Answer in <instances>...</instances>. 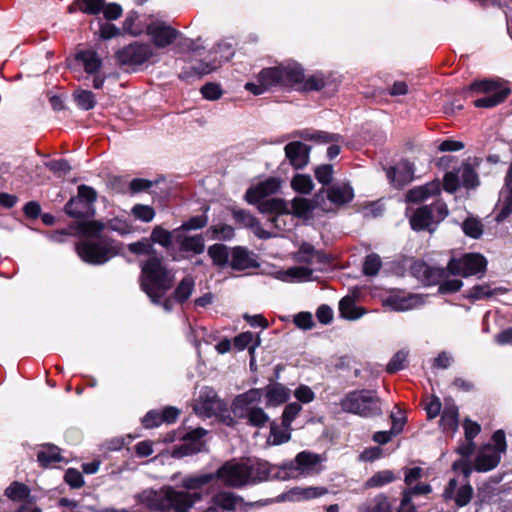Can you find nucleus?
Listing matches in <instances>:
<instances>
[{
  "label": "nucleus",
  "mask_w": 512,
  "mask_h": 512,
  "mask_svg": "<svg viewBox=\"0 0 512 512\" xmlns=\"http://www.w3.org/2000/svg\"><path fill=\"white\" fill-rule=\"evenodd\" d=\"M216 479L215 473L187 475L182 479L181 486L187 491L175 490L164 486L159 490L147 489L136 496L138 503L152 511L158 512H187L202 499L198 490Z\"/></svg>",
  "instance_id": "nucleus-1"
},
{
  "label": "nucleus",
  "mask_w": 512,
  "mask_h": 512,
  "mask_svg": "<svg viewBox=\"0 0 512 512\" xmlns=\"http://www.w3.org/2000/svg\"><path fill=\"white\" fill-rule=\"evenodd\" d=\"M96 193L92 187L78 186V193L65 205V212L79 222L76 225L80 237L76 245L79 257L86 263H96V221L94 220V202Z\"/></svg>",
  "instance_id": "nucleus-2"
},
{
  "label": "nucleus",
  "mask_w": 512,
  "mask_h": 512,
  "mask_svg": "<svg viewBox=\"0 0 512 512\" xmlns=\"http://www.w3.org/2000/svg\"><path fill=\"white\" fill-rule=\"evenodd\" d=\"M304 80L303 67L293 60H288L274 67L262 69L256 82H247L245 89L254 95H261L274 87L293 88Z\"/></svg>",
  "instance_id": "nucleus-3"
},
{
  "label": "nucleus",
  "mask_w": 512,
  "mask_h": 512,
  "mask_svg": "<svg viewBox=\"0 0 512 512\" xmlns=\"http://www.w3.org/2000/svg\"><path fill=\"white\" fill-rule=\"evenodd\" d=\"M140 286L154 304L161 299L173 286L175 272L169 269L160 255H152L141 262Z\"/></svg>",
  "instance_id": "nucleus-4"
},
{
  "label": "nucleus",
  "mask_w": 512,
  "mask_h": 512,
  "mask_svg": "<svg viewBox=\"0 0 512 512\" xmlns=\"http://www.w3.org/2000/svg\"><path fill=\"white\" fill-rule=\"evenodd\" d=\"M261 398L260 389H250L237 396L232 403L233 414L238 418H246L252 426L264 427L268 423L269 417L262 408L256 406Z\"/></svg>",
  "instance_id": "nucleus-5"
},
{
  "label": "nucleus",
  "mask_w": 512,
  "mask_h": 512,
  "mask_svg": "<svg viewBox=\"0 0 512 512\" xmlns=\"http://www.w3.org/2000/svg\"><path fill=\"white\" fill-rule=\"evenodd\" d=\"M343 411L363 417H372L382 413L380 399L370 390H355L348 393L340 402Z\"/></svg>",
  "instance_id": "nucleus-6"
},
{
  "label": "nucleus",
  "mask_w": 512,
  "mask_h": 512,
  "mask_svg": "<svg viewBox=\"0 0 512 512\" xmlns=\"http://www.w3.org/2000/svg\"><path fill=\"white\" fill-rule=\"evenodd\" d=\"M157 53L151 44L134 41L116 52V57L121 65L139 67L157 62Z\"/></svg>",
  "instance_id": "nucleus-7"
},
{
  "label": "nucleus",
  "mask_w": 512,
  "mask_h": 512,
  "mask_svg": "<svg viewBox=\"0 0 512 512\" xmlns=\"http://www.w3.org/2000/svg\"><path fill=\"white\" fill-rule=\"evenodd\" d=\"M492 441L493 444L483 446L475 458L474 467L478 472L493 470L499 464L501 455L506 452L507 444L504 431L494 432Z\"/></svg>",
  "instance_id": "nucleus-8"
},
{
  "label": "nucleus",
  "mask_w": 512,
  "mask_h": 512,
  "mask_svg": "<svg viewBox=\"0 0 512 512\" xmlns=\"http://www.w3.org/2000/svg\"><path fill=\"white\" fill-rule=\"evenodd\" d=\"M285 480L307 477L317 474L321 470V457L318 454L302 451L293 461L282 464Z\"/></svg>",
  "instance_id": "nucleus-9"
},
{
  "label": "nucleus",
  "mask_w": 512,
  "mask_h": 512,
  "mask_svg": "<svg viewBox=\"0 0 512 512\" xmlns=\"http://www.w3.org/2000/svg\"><path fill=\"white\" fill-rule=\"evenodd\" d=\"M68 66L78 80L92 78L93 87L96 88V49L94 47H79L73 56L68 59Z\"/></svg>",
  "instance_id": "nucleus-10"
},
{
  "label": "nucleus",
  "mask_w": 512,
  "mask_h": 512,
  "mask_svg": "<svg viewBox=\"0 0 512 512\" xmlns=\"http://www.w3.org/2000/svg\"><path fill=\"white\" fill-rule=\"evenodd\" d=\"M487 260L479 253H467L459 259L452 258L447 264V269L452 275L469 277L480 275L486 272Z\"/></svg>",
  "instance_id": "nucleus-11"
},
{
  "label": "nucleus",
  "mask_w": 512,
  "mask_h": 512,
  "mask_svg": "<svg viewBox=\"0 0 512 512\" xmlns=\"http://www.w3.org/2000/svg\"><path fill=\"white\" fill-rule=\"evenodd\" d=\"M215 475L227 486L242 487L249 484V470L246 462H226Z\"/></svg>",
  "instance_id": "nucleus-12"
},
{
  "label": "nucleus",
  "mask_w": 512,
  "mask_h": 512,
  "mask_svg": "<svg viewBox=\"0 0 512 512\" xmlns=\"http://www.w3.org/2000/svg\"><path fill=\"white\" fill-rule=\"evenodd\" d=\"M246 464L249 470V484L272 479L285 480L282 477L284 473L282 465H272L264 460H253Z\"/></svg>",
  "instance_id": "nucleus-13"
},
{
  "label": "nucleus",
  "mask_w": 512,
  "mask_h": 512,
  "mask_svg": "<svg viewBox=\"0 0 512 512\" xmlns=\"http://www.w3.org/2000/svg\"><path fill=\"white\" fill-rule=\"evenodd\" d=\"M146 34L153 45L163 49L175 43L180 37V32L164 22H152L146 27Z\"/></svg>",
  "instance_id": "nucleus-14"
},
{
  "label": "nucleus",
  "mask_w": 512,
  "mask_h": 512,
  "mask_svg": "<svg viewBox=\"0 0 512 512\" xmlns=\"http://www.w3.org/2000/svg\"><path fill=\"white\" fill-rule=\"evenodd\" d=\"M258 210L263 214L272 215L270 218H268V221L276 229L284 230L286 228L284 216L290 214V209L288 204L283 199L270 198L268 200L262 201L258 205Z\"/></svg>",
  "instance_id": "nucleus-15"
},
{
  "label": "nucleus",
  "mask_w": 512,
  "mask_h": 512,
  "mask_svg": "<svg viewBox=\"0 0 512 512\" xmlns=\"http://www.w3.org/2000/svg\"><path fill=\"white\" fill-rule=\"evenodd\" d=\"M221 408L222 403L216 391L210 387L202 388L194 404L195 413L201 417L209 418L216 415Z\"/></svg>",
  "instance_id": "nucleus-16"
},
{
  "label": "nucleus",
  "mask_w": 512,
  "mask_h": 512,
  "mask_svg": "<svg viewBox=\"0 0 512 512\" xmlns=\"http://www.w3.org/2000/svg\"><path fill=\"white\" fill-rule=\"evenodd\" d=\"M280 187L281 180L279 178L269 177L250 187L245 194V199L248 203L258 206L260 202L267 200V196L278 192Z\"/></svg>",
  "instance_id": "nucleus-17"
},
{
  "label": "nucleus",
  "mask_w": 512,
  "mask_h": 512,
  "mask_svg": "<svg viewBox=\"0 0 512 512\" xmlns=\"http://www.w3.org/2000/svg\"><path fill=\"white\" fill-rule=\"evenodd\" d=\"M211 54H220L219 60L216 56L212 62H200L198 65L193 67L194 74L202 76L215 71L223 62L230 60L234 55L233 47L228 42H220L211 51Z\"/></svg>",
  "instance_id": "nucleus-18"
},
{
  "label": "nucleus",
  "mask_w": 512,
  "mask_h": 512,
  "mask_svg": "<svg viewBox=\"0 0 512 512\" xmlns=\"http://www.w3.org/2000/svg\"><path fill=\"white\" fill-rule=\"evenodd\" d=\"M414 164L402 160L386 171L389 182L396 188H401L414 180Z\"/></svg>",
  "instance_id": "nucleus-19"
},
{
  "label": "nucleus",
  "mask_w": 512,
  "mask_h": 512,
  "mask_svg": "<svg viewBox=\"0 0 512 512\" xmlns=\"http://www.w3.org/2000/svg\"><path fill=\"white\" fill-rule=\"evenodd\" d=\"M410 273L422 284L430 286L440 282L446 272L442 268L431 267L423 261H415L410 267Z\"/></svg>",
  "instance_id": "nucleus-20"
},
{
  "label": "nucleus",
  "mask_w": 512,
  "mask_h": 512,
  "mask_svg": "<svg viewBox=\"0 0 512 512\" xmlns=\"http://www.w3.org/2000/svg\"><path fill=\"white\" fill-rule=\"evenodd\" d=\"M5 495L13 501H23V504L16 508V512H41L37 506L28 500L29 489L22 483H12L9 487L6 488Z\"/></svg>",
  "instance_id": "nucleus-21"
},
{
  "label": "nucleus",
  "mask_w": 512,
  "mask_h": 512,
  "mask_svg": "<svg viewBox=\"0 0 512 512\" xmlns=\"http://www.w3.org/2000/svg\"><path fill=\"white\" fill-rule=\"evenodd\" d=\"M422 296L417 294H393L387 297L384 305L393 311L405 312L423 305Z\"/></svg>",
  "instance_id": "nucleus-22"
},
{
  "label": "nucleus",
  "mask_w": 512,
  "mask_h": 512,
  "mask_svg": "<svg viewBox=\"0 0 512 512\" xmlns=\"http://www.w3.org/2000/svg\"><path fill=\"white\" fill-rule=\"evenodd\" d=\"M286 158L295 169H302L308 164L310 147L300 141L288 143L285 148Z\"/></svg>",
  "instance_id": "nucleus-23"
},
{
  "label": "nucleus",
  "mask_w": 512,
  "mask_h": 512,
  "mask_svg": "<svg viewBox=\"0 0 512 512\" xmlns=\"http://www.w3.org/2000/svg\"><path fill=\"white\" fill-rule=\"evenodd\" d=\"M510 89L502 82L493 80L475 81L465 90L467 95L484 94L489 96H498L499 93H505V98L510 94Z\"/></svg>",
  "instance_id": "nucleus-24"
},
{
  "label": "nucleus",
  "mask_w": 512,
  "mask_h": 512,
  "mask_svg": "<svg viewBox=\"0 0 512 512\" xmlns=\"http://www.w3.org/2000/svg\"><path fill=\"white\" fill-rule=\"evenodd\" d=\"M499 207L500 211L495 217L498 223L512 213V162L505 177V186L500 192Z\"/></svg>",
  "instance_id": "nucleus-25"
},
{
  "label": "nucleus",
  "mask_w": 512,
  "mask_h": 512,
  "mask_svg": "<svg viewBox=\"0 0 512 512\" xmlns=\"http://www.w3.org/2000/svg\"><path fill=\"white\" fill-rule=\"evenodd\" d=\"M328 490L324 487H295L277 497V502L309 500L325 495Z\"/></svg>",
  "instance_id": "nucleus-26"
},
{
  "label": "nucleus",
  "mask_w": 512,
  "mask_h": 512,
  "mask_svg": "<svg viewBox=\"0 0 512 512\" xmlns=\"http://www.w3.org/2000/svg\"><path fill=\"white\" fill-rule=\"evenodd\" d=\"M205 434L206 430L202 428H198L196 430L191 431L190 433L187 434L185 440H193V442H185L180 446L176 447L172 452V456L174 458H182L199 452L201 443L195 442V440H199Z\"/></svg>",
  "instance_id": "nucleus-27"
},
{
  "label": "nucleus",
  "mask_w": 512,
  "mask_h": 512,
  "mask_svg": "<svg viewBox=\"0 0 512 512\" xmlns=\"http://www.w3.org/2000/svg\"><path fill=\"white\" fill-rule=\"evenodd\" d=\"M437 223L433 208H429L428 206L418 208L410 219L412 229L417 231L425 229L432 231L433 228L431 226Z\"/></svg>",
  "instance_id": "nucleus-28"
},
{
  "label": "nucleus",
  "mask_w": 512,
  "mask_h": 512,
  "mask_svg": "<svg viewBox=\"0 0 512 512\" xmlns=\"http://www.w3.org/2000/svg\"><path fill=\"white\" fill-rule=\"evenodd\" d=\"M230 265L234 270H245L258 267V263L251 253L243 247H235L231 252Z\"/></svg>",
  "instance_id": "nucleus-29"
},
{
  "label": "nucleus",
  "mask_w": 512,
  "mask_h": 512,
  "mask_svg": "<svg viewBox=\"0 0 512 512\" xmlns=\"http://www.w3.org/2000/svg\"><path fill=\"white\" fill-rule=\"evenodd\" d=\"M327 197L336 205H344L352 201L354 191L348 183H336L328 188Z\"/></svg>",
  "instance_id": "nucleus-30"
},
{
  "label": "nucleus",
  "mask_w": 512,
  "mask_h": 512,
  "mask_svg": "<svg viewBox=\"0 0 512 512\" xmlns=\"http://www.w3.org/2000/svg\"><path fill=\"white\" fill-rule=\"evenodd\" d=\"M37 460L43 467L64 461L61 450L53 444H42L37 449Z\"/></svg>",
  "instance_id": "nucleus-31"
},
{
  "label": "nucleus",
  "mask_w": 512,
  "mask_h": 512,
  "mask_svg": "<svg viewBox=\"0 0 512 512\" xmlns=\"http://www.w3.org/2000/svg\"><path fill=\"white\" fill-rule=\"evenodd\" d=\"M458 407L451 399H445L440 425L445 431H456L458 427Z\"/></svg>",
  "instance_id": "nucleus-32"
},
{
  "label": "nucleus",
  "mask_w": 512,
  "mask_h": 512,
  "mask_svg": "<svg viewBox=\"0 0 512 512\" xmlns=\"http://www.w3.org/2000/svg\"><path fill=\"white\" fill-rule=\"evenodd\" d=\"M439 193L440 183L438 181H433L423 186H418L409 190L406 195V199L409 202H421Z\"/></svg>",
  "instance_id": "nucleus-33"
},
{
  "label": "nucleus",
  "mask_w": 512,
  "mask_h": 512,
  "mask_svg": "<svg viewBox=\"0 0 512 512\" xmlns=\"http://www.w3.org/2000/svg\"><path fill=\"white\" fill-rule=\"evenodd\" d=\"M242 499L231 492H219L212 497V502L218 506L222 512H234Z\"/></svg>",
  "instance_id": "nucleus-34"
},
{
  "label": "nucleus",
  "mask_w": 512,
  "mask_h": 512,
  "mask_svg": "<svg viewBox=\"0 0 512 512\" xmlns=\"http://www.w3.org/2000/svg\"><path fill=\"white\" fill-rule=\"evenodd\" d=\"M290 396V390L284 385L275 383L266 387V397L270 405L276 406L284 403Z\"/></svg>",
  "instance_id": "nucleus-35"
},
{
  "label": "nucleus",
  "mask_w": 512,
  "mask_h": 512,
  "mask_svg": "<svg viewBox=\"0 0 512 512\" xmlns=\"http://www.w3.org/2000/svg\"><path fill=\"white\" fill-rule=\"evenodd\" d=\"M391 503L388 498L379 494L374 498L366 501L359 507V512H391Z\"/></svg>",
  "instance_id": "nucleus-36"
},
{
  "label": "nucleus",
  "mask_w": 512,
  "mask_h": 512,
  "mask_svg": "<svg viewBox=\"0 0 512 512\" xmlns=\"http://www.w3.org/2000/svg\"><path fill=\"white\" fill-rule=\"evenodd\" d=\"M340 315L347 320H357L363 316L364 311L356 306L352 297H344L339 303Z\"/></svg>",
  "instance_id": "nucleus-37"
},
{
  "label": "nucleus",
  "mask_w": 512,
  "mask_h": 512,
  "mask_svg": "<svg viewBox=\"0 0 512 512\" xmlns=\"http://www.w3.org/2000/svg\"><path fill=\"white\" fill-rule=\"evenodd\" d=\"M195 286V281L192 276L184 277L177 285L174 291V298L177 302L183 303L189 299Z\"/></svg>",
  "instance_id": "nucleus-38"
},
{
  "label": "nucleus",
  "mask_w": 512,
  "mask_h": 512,
  "mask_svg": "<svg viewBox=\"0 0 512 512\" xmlns=\"http://www.w3.org/2000/svg\"><path fill=\"white\" fill-rule=\"evenodd\" d=\"M104 229H110L124 235L131 232V225L126 220L118 217H114L107 222L98 220V234Z\"/></svg>",
  "instance_id": "nucleus-39"
},
{
  "label": "nucleus",
  "mask_w": 512,
  "mask_h": 512,
  "mask_svg": "<svg viewBox=\"0 0 512 512\" xmlns=\"http://www.w3.org/2000/svg\"><path fill=\"white\" fill-rule=\"evenodd\" d=\"M457 172L464 187L474 188L479 184L478 175L470 164H463Z\"/></svg>",
  "instance_id": "nucleus-40"
},
{
  "label": "nucleus",
  "mask_w": 512,
  "mask_h": 512,
  "mask_svg": "<svg viewBox=\"0 0 512 512\" xmlns=\"http://www.w3.org/2000/svg\"><path fill=\"white\" fill-rule=\"evenodd\" d=\"M234 345L239 350L249 348L250 353H253L256 347L260 345V338L256 337V339H254V334L250 331H246L235 337Z\"/></svg>",
  "instance_id": "nucleus-41"
},
{
  "label": "nucleus",
  "mask_w": 512,
  "mask_h": 512,
  "mask_svg": "<svg viewBox=\"0 0 512 512\" xmlns=\"http://www.w3.org/2000/svg\"><path fill=\"white\" fill-rule=\"evenodd\" d=\"M292 210L290 213L294 214L297 217H308L310 213L314 210L315 205L311 200L296 197L291 204Z\"/></svg>",
  "instance_id": "nucleus-42"
},
{
  "label": "nucleus",
  "mask_w": 512,
  "mask_h": 512,
  "mask_svg": "<svg viewBox=\"0 0 512 512\" xmlns=\"http://www.w3.org/2000/svg\"><path fill=\"white\" fill-rule=\"evenodd\" d=\"M73 99L78 108L89 110L94 107L95 97L92 91L86 89H77L73 93Z\"/></svg>",
  "instance_id": "nucleus-43"
},
{
  "label": "nucleus",
  "mask_w": 512,
  "mask_h": 512,
  "mask_svg": "<svg viewBox=\"0 0 512 512\" xmlns=\"http://www.w3.org/2000/svg\"><path fill=\"white\" fill-rule=\"evenodd\" d=\"M204 239L201 235L185 237L180 243V249L185 252L201 254L204 251Z\"/></svg>",
  "instance_id": "nucleus-44"
},
{
  "label": "nucleus",
  "mask_w": 512,
  "mask_h": 512,
  "mask_svg": "<svg viewBox=\"0 0 512 512\" xmlns=\"http://www.w3.org/2000/svg\"><path fill=\"white\" fill-rule=\"evenodd\" d=\"M118 254L117 246L114 243H108L98 236V265L104 264Z\"/></svg>",
  "instance_id": "nucleus-45"
},
{
  "label": "nucleus",
  "mask_w": 512,
  "mask_h": 512,
  "mask_svg": "<svg viewBox=\"0 0 512 512\" xmlns=\"http://www.w3.org/2000/svg\"><path fill=\"white\" fill-rule=\"evenodd\" d=\"M208 254L212 258L213 263L217 266L223 267L229 261L228 249L223 244H214L210 246Z\"/></svg>",
  "instance_id": "nucleus-46"
},
{
  "label": "nucleus",
  "mask_w": 512,
  "mask_h": 512,
  "mask_svg": "<svg viewBox=\"0 0 512 512\" xmlns=\"http://www.w3.org/2000/svg\"><path fill=\"white\" fill-rule=\"evenodd\" d=\"M131 215L138 221L149 223L155 218V210L150 205L136 204L131 209Z\"/></svg>",
  "instance_id": "nucleus-47"
},
{
  "label": "nucleus",
  "mask_w": 512,
  "mask_h": 512,
  "mask_svg": "<svg viewBox=\"0 0 512 512\" xmlns=\"http://www.w3.org/2000/svg\"><path fill=\"white\" fill-rule=\"evenodd\" d=\"M149 241L157 243L164 248H169L172 245V233L161 226H155Z\"/></svg>",
  "instance_id": "nucleus-48"
},
{
  "label": "nucleus",
  "mask_w": 512,
  "mask_h": 512,
  "mask_svg": "<svg viewBox=\"0 0 512 512\" xmlns=\"http://www.w3.org/2000/svg\"><path fill=\"white\" fill-rule=\"evenodd\" d=\"M312 274V270L307 267L296 266L289 268L286 271L279 273V279L288 280V279H297V280H306Z\"/></svg>",
  "instance_id": "nucleus-49"
},
{
  "label": "nucleus",
  "mask_w": 512,
  "mask_h": 512,
  "mask_svg": "<svg viewBox=\"0 0 512 512\" xmlns=\"http://www.w3.org/2000/svg\"><path fill=\"white\" fill-rule=\"evenodd\" d=\"M130 252L138 255H147L151 258L152 255H158L152 243L148 239H142L141 241L130 243L128 245Z\"/></svg>",
  "instance_id": "nucleus-50"
},
{
  "label": "nucleus",
  "mask_w": 512,
  "mask_h": 512,
  "mask_svg": "<svg viewBox=\"0 0 512 512\" xmlns=\"http://www.w3.org/2000/svg\"><path fill=\"white\" fill-rule=\"evenodd\" d=\"M232 216L238 224L250 229L254 228L258 221L249 211L240 208H234Z\"/></svg>",
  "instance_id": "nucleus-51"
},
{
  "label": "nucleus",
  "mask_w": 512,
  "mask_h": 512,
  "mask_svg": "<svg viewBox=\"0 0 512 512\" xmlns=\"http://www.w3.org/2000/svg\"><path fill=\"white\" fill-rule=\"evenodd\" d=\"M495 291V289H492L490 285L486 283L475 285L468 291L466 297L474 301L482 300L493 296Z\"/></svg>",
  "instance_id": "nucleus-52"
},
{
  "label": "nucleus",
  "mask_w": 512,
  "mask_h": 512,
  "mask_svg": "<svg viewBox=\"0 0 512 512\" xmlns=\"http://www.w3.org/2000/svg\"><path fill=\"white\" fill-rule=\"evenodd\" d=\"M299 86L305 91H319L326 86V79L321 73L314 74L307 79L304 78Z\"/></svg>",
  "instance_id": "nucleus-53"
},
{
  "label": "nucleus",
  "mask_w": 512,
  "mask_h": 512,
  "mask_svg": "<svg viewBox=\"0 0 512 512\" xmlns=\"http://www.w3.org/2000/svg\"><path fill=\"white\" fill-rule=\"evenodd\" d=\"M80 11L84 14L95 15L96 14V0H74L68 7L69 13Z\"/></svg>",
  "instance_id": "nucleus-54"
},
{
  "label": "nucleus",
  "mask_w": 512,
  "mask_h": 512,
  "mask_svg": "<svg viewBox=\"0 0 512 512\" xmlns=\"http://www.w3.org/2000/svg\"><path fill=\"white\" fill-rule=\"evenodd\" d=\"M291 185L295 191L302 194H307L311 192V190L314 187L311 177L303 174L296 175L293 178Z\"/></svg>",
  "instance_id": "nucleus-55"
},
{
  "label": "nucleus",
  "mask_w": 512,
  "mask_h": 512,
  "mask_svg": "<svg viewBox=\"0 0 512 512\" xmlns=\"http://www.w3.org/2000/svg\"><path fill=\"white\" fill-rule=\"evenodd\" d=\"M382 266L381 259L378 254L371 253L366 256L363 264V273L366 276H375Z\"/></svg>",
  "instance_id": "nucleus-56"
},
{
  "label": "nucleus",
  "mask_w": 512,
  "mask_h": 512,
  "mask_svg": "<svg viewBox=\"0 0 512 512\" xmlns=\"http://www.w3.org/2000/svg\"><path fill=\"white\" fill-rule=\"evenodd\" d=\"M409 352L407 350H399L394 356L391 358L389 363L387 364L386 370L388 373H395L397 371L402 370L405 367V363L407 361Z\"/></svg>",
  "instance_id": "nucleus-57"
},
{
  "label": "nucleus",
  "mask_w": 512,
  "mask_h": 512,
  "mask_svg": "<svg viewBox=\"0 0 512 512\" xmlns=\"http://www.w3.org/2000/svg\"><path fill=\"white\" fill-rule=\"evenodd\" d=\"M394 480V475L390 470H383L375 473L367 482L369 488L382 487Z\"/></svg>",
  "instance_id": "nucleus-58"
},
{
  "label": "nucleus",
  "mask_w": 512,
  "mask_h": 512,
  "mask_svg": "<svg viewBox=\"0 0 512 512\" xmlns=\"http://www.w3.org/2000/svg\"><path fill=\"white\" fill-rule=\"evenodd\" d=\"M103 12L108 20H115L122 14V8L116 3L105 4L104 0H98V13Z\"/></svg>",
  "instance_id": "nucleus-59"
},
{
  "label": "nucleus",
  "mask_w": 512,
  "mask_h": 512,
  "mask_svg": "<svg viewBox=\"0 0 512 512\" xmlns=\"http://www.w3.org/2000/svg\"><path fill=\"white\" fill-rule=\"evenodd\" d=\"M200 38L197 40H193L187 37H184L180 33V37L175 41L176 47L179 52L193 51L196 52L200 49H203V45L199 44Z\"/></svg>",
  "instance_id": "nucleus-60"
},
{
  "label": "nucleus",
  "mask_w": 512,
  "mask_h": 512,
  "mask_svg": "<svg viewBox=\"0 0 512 512\" xmlns=\"http://www.w3.org/2000/svg\"><path fill=\"white\" fill-rule=\"evenodd\" d=\"M303 137L319 143H340L342 140V137L339 134H330L324 131H316L311 134L303 135Z\"/></svg>",
  "instance_id": "nucleus-61"
},
{
  "label": "nucleus",
  "mask_w": 512,
  "mask_h": 512,
  "mask_svg": "<svg viewBox=\"0 0 512 512\" xmlns=\"http://www.w3.org/2000/svg\"><path fill=\"white\" fill-rule=\"evenodd\" d=\"M463 232L474 239L479 238L483 233V227L480 221L469 218L465 220L462 224Z\"/></svg>",
  "instance_id": "nucleus-62"
},
{
  "label": "nucleus",
  "mask_w": 512,
  "mask_h": 512,
  "mask_svg": "<svg viewBox=\"0 0 512 512\" xmlns=\"http://www.w3.org/2000/svg\"><path fill=\"white\" fill-rule=\"evenodd\" d=\"M290 439V433L286 429H280L275 425H271L270 435L268 437V443L272 445H280L287 442Z\"/></svg>",
  "instance_id": "nucleus-63"
},
{
  "label": "nucleus",
  "mask_w": 512,
  "mask_h": 512,
  "mask_svg": "<svg viewBox=\"0 0 512 512\" xmlns=\"http://www.w3.org/2000/svg\"><path fill=\"white\" fill-rule=\"evenodd\" d=\"M301 409V405L297 402L289 403L288 405H286L282 415V423L286 428H288L291 425L292 421L299 414Z\"/></svg>",
  "instance_id": "nucleus-64"
}]
</instances>
